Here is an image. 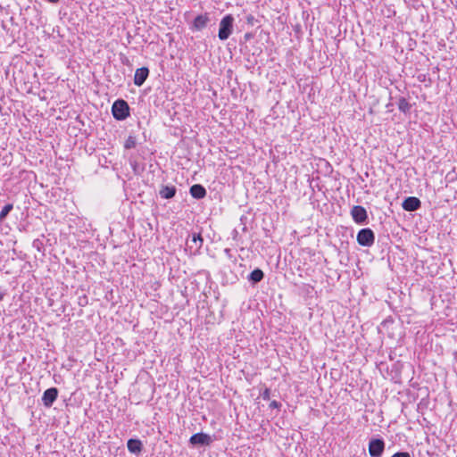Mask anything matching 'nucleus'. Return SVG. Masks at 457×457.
<instances>
[{"instance_id": "1", "label": "nucleus", "mask_w": 457, "mask_h": 457, "mask_svg": "<svg viewBox=\"0 0 457 457\" xmlns=\"http://www.w3.org/2000/svg\"><path fill=\"white\" fill-rule=\"evenodd\" d=\"M234 17L231 14L225 15L220 21L218 37L224 41L229 37L233 32Z\"/></svg>"}, {"instance_id": "2", "label": "nucleus", "mask_w": 457, "mask_h": 457, "mask_svg": "<svg viewBox=\"0 0 457 457\" xmlns=\"http://www.w3.org/2000/svg\"><path fill=\"white\" fill-rule=\"evenodd\" d=\"M112 112L117 120H123L129 115V106L125 100L118 99L112 104Z\"/></svg>"}, {"instance_id": "3", "label": "nucleus", "mask_w": 457, "mask_h": 457, "mask_svg": "<svg viewBox=\"0 0 457 457\" xmlns=\"http://www.w3.org/2000/svg\"><path fill=\"white\" fill-rule=\"evenodd\" d=\"M374 241V232L369 228L361 229L357 234V242L362 246H371Z\"/></svg>"}, {"instance_id": "4", "label": "nucleus", "mask_w": 457, "mask_h": 457, "mask_svg": "<svg viewBox=\"0 0 457 457\" xmlns=\"http://www.w3.org/2000/svg\"><path fill=\"white\" fill-rule=\"evenodd\" d=\"M385 449L382 439H371L369 443V453L371 457H381Z\"/></svg>"}, {"instance_id": "5", "label": "nucleus", "mask_w": 457, "mask_h": 457, "mask_svg": "<svg viewBox=\"0 0 457 457\" xmlns=\"http://www.w3.org/2000/svg\"><path fill=\"white\" fill-rule=\"evenodd\" d=\"M351 215L353 220L358 224L366 222L368 219L366 209L361 205H354L351 210Z\"/></svg>"}, {"instance_id": "6", "label": "nucleus", "mask_w": 457, "mask_h": 457, "mask_svg": "<svg viewBox=\"0 0 457 457\" xmlns=\"http://www.w3.org/2000/svg\"><path fill=\"white\" fill-rule=\"evenodd\" d=\"M189 443L194 445H210L212 443V438L208 434L196 433L191 436Z\"/></svg>"}, {"instance_id": "7", "label": "nucleus", "mask_w": 457, "mask_h": 457, "mask_svg": "<svg viewBox=\"0 0 457 457\" xmlns=\"http://www.w3.org/2000/svg\"><path fill=\"white\" fill-rule=\"evenodd\" d=\"M203 237L200 234L194 233L192 237L187 239V247L191 253H196L203 245Z\"/></svg>"}, {"instance_id": "8", "label": "nucleus", "mask_w": 457, "mask_h": 457, "mask_svg": "<svg viewBox=\"0 0 457 457\" xmlns=\"http://www.w3.org/2000/svg\"><path fill=\"white\" fill-rule=\"evenodd\" d=\"M58 396V390L55 387H51L46 389L42 396L43 404L49 408L53 405L54 402L56 400Z\"/></svg>"}, {"instance_id": "9", "label": "nucleus", "mask_w": 457, "mask_h": 457, "mask_svg": "<svg viewBox=\"0 0 457 457\" xmlns=\"http://www.w3.org/2000/svg\"><path fill=\"white\" fill-rule=\"evenodd\" d=\"M209 21L210 18L208 13L199 14L194 19L191 29L197 31L202 30L207 26Z\"/></svg>"}, {"instance_id": "10", "label": "nucleus", "mask_w": 457, "mask_h": 457, "mask_svg": "<svg viewBox=\"0 0 457 457\" xmlns=\"http://www.w3.org/2000/svg\"><path fill=\"white\" fill-rule=\"evenodd\" d=\"M421 205V202L419 198L414 196H409L405 198L402 204V207L403 210L407 212H414L420 209Z\"/></svg>"}, {"instance_id": "11", "label": "nucleus", "mask_w": 457, "mask_h": 457, "mask_svg": "<svg viewBox=\"0 0 457 457\" xmlns=\"http://www.w3.org/2000/svg\"><path fill=\"white\" fill-rule=\"evenodd\" d=\"M149 75V70L146 67L137 69L134 75V84L137 87L142 86Z\"/></svg>"}, {"instance_id": "12", "label": "nucleus", "mask_w": 457, "mask_h": 457, "mask_svg": "<svg viewBox=\"0 0 457 457\" xmlns=\"http://www.w3.org/2000/svg\"><path fill=\"white\" fill-rule=\"evenodd\" d=\"M190 194L195 199H202L206 195V190L202 185L195 184L190 187Z\"/></svg>"}, {"instance_id": "13", "label": "nucleus", "mask_w": 457, "mask_h": 457, "mask_svg": "<svg viewBox=\"0 0 457 457\" xmlns=\"http://www.w3.org/2000/svg\"><path fill=\"white\" fill-rule=\"evenodd\" d=\"M159 194L163 199H170L176 194V187L174 186H162Z\"/></svg>"}, {"instance_id": "14", "label": "nucleus", "mask_w": 457, "mask_h": 457, "mask_svg": "<svg viewBox=\"0 0 457 457\" xmlns=\"http://www.w3.org/2000/svg\"><path fill=\"white\" fill-rule=\"evenodd\" d=\"M142 443L138 439H129L127 443L128 450L132 453H139L142 451Z\"/></svg>"}, {"instance_id": "15", "label": "nucleus", "mask_w": 457, "mask_h": 457, "mask_svg": "<svg viewBox=\"0 0 457 457\" xmlns=\"http://www.w3.org/2000/svg\"><path fill=\"white\" fill-rule=\"evenodd\" d=\"M263 271L260 269H255L249 274L248 279L253 283H258L263 278Z\"/></svg>"}, {"instance_id": "16", "label": "nucleus", "mask_w": 457, "mask_h": 457, "mask_svg": "<svg viewBox=\"0 0 457 457\" xmlns=\"http://www.w3.org/2000/svg\"><path fill=\"white\" fill-rule=\"evenodd\" d=\"M397 105H398V109L404 113L409 112L411 110V107L410 103L404 97L399 98V100L397 102Z\"/></svg>"}, {"instance_id": "17", "label": "nucleus", "mask_w": 457, "mask_h": 457, "mask_svg": "<svg viewBox=\"0 0 457 457\" xmlns=\"http://www.w3.org/2000/svg\"><path fill=\"white\" fill-rule=\"evenodd\" d=\"M12 209V204H5L0 212V221L4 220Z\"/></svg>"}, {"instance_id": "18", "label": "nucleus", "mask_w": 457, "mask_h": 457, "mask_svg": "<svg viewBox=\"0 0 457 457\" xmlns=\"http://www.w3.org/2000/svg\"><path fill=\"white\" fill-rule=\"evenodd\" d=\"M137 145V138L135 136H129L124 143V147L126 149H132Z\"/></svg>"}, {"instance_id": "19", "label": "nucleus", "mask_w": 457, "mask_h": 457, "mask_svg": "<svg viewBox=\"0 0 457 457\" xmlns=\"http://www.w3.org/2000/svg\"><path fill=\"white\" fill-rule=\"evenodd\" d=\"M261 396L263 400H270V390L269 388H265V390L261 394Z\"/></svg>"}, {"instance_id": "20", "label": "nucleus", "mask_w": 457, "mask_h": 457, "mask_svg": "<svg viewBox=\"0 0 457 457\" xmlns=\"http://www.w3.org/2000/svg\"><path fill=\"white\" fill-rule=\"evenodd\" d=\"M392 457H411L407 452H398L392 455Z\"/></svg>"}, {"instance_id": "21", "label": "nucleus", "mask_w": 457, "mask_h": 457, "mask_svg": "<svg viewBox=\"0 0 457 457\" xmlns=\"http://www.w3.org/2000/svg\"><path fill=\"white\" fill-rule=\"evenodd\" d=\"M281 406V404L277 402V401H272L270 403V407L272 408V409H277V408H279Z\"/></svg>"}, {"instance_id": "22", "label": "nucleus", "mask_w": 457, "mask_h": 457, "mask_svg": "<svg viewBox=\"0 0 457 457\" xmlns=\"http://www.w3.org/2000/svg\"><path fill=\"white\" fill-rule=\"evenodd\" d=\"M246 21H247L248 23L253 24V21H254V17L253 15H248L246 17Z\"/></svg>"}, {"instance_id": "23", "label": "nucleus", "mask_w": 457, "mask_h": 457, "mask_svg": "<svg viewBox=\"0 0 457 457\" xmlns=\"http://www.w3.org/2000/svg\"><path fill=\"white\" fill-rule=\"evenodd\" d=\"M4 293L0 291V302L4 299Z\"/></svg>"}, {"instance_id": "24", "label": "nucleus", "mask_w": 457, "mask_h": 457, "mask_svg": "<svg viewBox=\"0 0 457 457\" xmlns=\"http://www.w3.org/2000/svg\"><path fill=\"white\" fill-rule=\"evenodd\" d=\"M50 3H57L59 0H47Z\"/></svg>"}]
</instances>
